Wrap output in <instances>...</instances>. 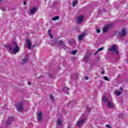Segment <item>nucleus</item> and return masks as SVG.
<instances>
[{
	"mask_svg": "<svg viewBox=\"0 0 128 128\" xmlns=\"http://www.w3.org/2000/svg\"><path fill=\"white\" fill-rule=\"evenodd\" d=\"M13 48L10 46H7L8 48V52L10 54H16L18 52H20V47L18 46V43L16 42V41H13Z\"/></svg>",
	"mask_w": 128,
	"mask_h": 128,
	"instance_id": "nucleus-1",
	"label": "nucleus"
},
{
	"mask_svg": "<svg viewBox=\"0 0 128 128\" xmlns=\"http://www.w3.org/2000/svg\"><path fill=\"white\" fill-rule=\"evenodd\" d=\"M84 122H86V118H79V119L76 122V126H78V128L82 126V124H84Z\"/></svg>",
	"mask_w": 128,
	"mask_h": 128,
	"instance_id": "nucleus-2",
	"label": "nucleus"
},
{
	"mask_svg": "<svg viewBox=\"0 0 128 128\" xmlns=\"http://www.w3.org/2000/svg\"><path fill=\"white\" fill-rule=\"evenodd\" d=\"M109 52H114L116 54H118V50L116 49V46L114 44H112L111 48H108Z\"/></svg>",
	"mask_w": 128,
	"mask_h": 128,
	"instance_id": "nucleus-3",
	"label": "nucleus"
},
{
	"mask_svg": "<svg viewBox=\"0 0 128 128\" xmlns=\"http://www.w3.org/2000/svg\"><path fill=\"white\" fill-rule=\"evenodd\" d=\"M16 106L17 108L18 112H22V111L24 110V105L22 104V102H20L18 103Z\"/></svg>",
	"mask_w": 128,
	"mask_h": 128,
	"instance_id": "nucleus-4",
	"label": "nucleus"
},
{
	"mask_svg": "<svg viewBox=\"0 0 128 128\" xmlns=\"http://www.w3.org/2000/svg\"><path fill=\"white\" fill-rule=\"evenodd\" d=\"M28 55L26 54L24 58L21 60V64H28Z\"/></svg>",
	"mask_w": 128,
	"mask_h": 128,
	"instance_id": "nucleus-5",
	"label": "nucleus"
},
{
	"mask_svg": "<svg viewBox=\"0 0 128 128\" xmlns=\"http://www.w3.org/2000/svg\"><path fill=\"white\" fill-rule=\"evenodd\" d=\"M110 26H112V24H108L106 26H104L102 29V32L105 34L106 32H108V31L110 28Z\"/></svg>",
	"mask_w": 128,
	"mask_h": 128,
	"instance_id": "nucleus-6",
	"label": "nucleus"
},
{
	"mask_svg": "<svg viewBox=\"0 0 128 128\" xmlns=\"http://www.w3.org/2000/svg\"><path fill=\"white\" fill-rule=\"evenodd\" d=\"M120 36L122 38H124V36H126V28H124L122 30L121 33L120 34Z\"/></svg>",
	"mask_w": 128,
	"mask_h": 128,
	"instance_id": "nucleus-7",
	"label": "nucleus"
},
{
	"mask_svg": "<svg viewBox=\"0 0 128 128\" xmlns=\"http://www.w3.org/2000/svg\"><path fill=\"white\" fill-rule=\"evenodd\" d=\"M26 44H27V48H28V50H30L32 48V42H30V38H28L26 40Z\"/></svg>",
	"mask_w": 128,
	"mask_h": 128,
	"instance_id": "nucleus-8",
	"label": "nucleus"
},
{
	"mask_svg": "<svg viewBox=\"0 0 128 128\" xmlns=\"http://www.w3.org/2000/svg\"><path fill=\"white\" fill-rule=\"evenodd\" d=\"M83 21H84V16L81 15L78 17V18H77L78 24H82V22Z\"/></svg>",
	"mask_w": 128,
	"mask_h": 128,
	"instance_id": "nucleus-9",
	"label": "nucleus"
},
{
	"mask_svg": "<svg viewBox=\"0 0 128 128\" xmlns=\"http://www.w3.org/2000/svg\"><path fill=\"white\" fill-rule=\"evenodd\" d=\"M90 54H87L85 55L84 58V61L85 62H90Z\"/></svg>",
	"mask_w": 128,
	"mask_h": 128,
	"instance_id": "nucleus-10",
	"label": "nucleus"
},
{
	"mask_svg": "<svg viewBox=\"0 0 128 128\" xmlns=\"http://www.w3.org/2000/svg\"><path fill=\"white\" fill-rule=\"evenodd\" d=\"M12 122H14V118L12 117H10L8 118L7 120V126H10V124H12Z\"/></svg>",
	"mask_w": 128,
	"mask_h": 128,
	"instance_id": "nucleus-11",
	"label": "nucleus"
},
{
	"mask_svg": "<svg viewBox=\"0 0 128 128\" xmlns=\"http://www.w3.org/2000/svg\"><path fill=\"white\" fill-rule=\"evenodd\" d=\"M85 36H86V32H82L81 34L78 36V40H82Z\"/></svg>",
	"mask_w": 128,
	"mask_h": 128,
	"instance_id": "nucleus-12",
	"label": "nucleus"
},
{
	"mask_svg": "<svg viewBox=\"0 0 128 128\" xmlns=\"http://www.w3.org/2000/svg\"><path fill=\"white\" fill-rule=\"evenodd\" d=\"M42 112L40 111L38 114V122H42Z\"/></svg>",
	"mask_w": 128,
	"mask_h": 128,
	"instance_id": "nucleus-13",
	"label": "nucleus"
},
{
	"mask_svg": "<svg viewBox=\"0 0 128 128\" xmlns=\"http://www.w3.org/2000/svg\"><path fill=\"white\" fill-rule=\"evenodd\" d=\"M108 107L109 108H114V103H112V102L109 101L107 103Z\"/></svg>",
	"mask_w": 128,
	"mask_h": 128,
	"instance_id": "nucleus-14",
	"label": "nucleus"
},
{
	"mask_svg": "<svg viewBox=\"0 0 128 128\" xmlns=\"http://www.w3.org/2000/svg\"><path fill=\"white\" fill-rule=\"evenodd\" d=\"M102 100H103V102H104L105 104H108L110 102L108 98L105 96L102 97Z\"/></svg>",
	"mask_w": 128,
	"mask_h": 128,
	"instance_id": "nucleus-15",
	"label": "nucleus"
},
{
	"mask_svg": "<svg viewBox=\"0 0 128 128\" xmlns=\"http://www.w3.org/2000/svg\"><path fill=\"white\" fill-rule=\"evenodd\" d=\"M68 42H69V44H70V46H74V44L76 42V40L74 39H72L71 40H69Z\"/></svg>",
	"mask_w": 128,
	"mask_h": 128,
	"instance_id": "nucleus-16",
	"label": "nucleus"
},
{
	"mask_svg": "<svg viewBox=\"0 0 128 128\" xmlns=\"http://www.w3.org/2000/svg\"><path fill=\"white\" fill-rule=\"evenodd\" d=\"M36 10V7H34L30 10V13L34 14H35Z\"/></svg>",
	"mask_w": 128,
	"mask_h": 128,
	"instance_id": "nucleus-17",
	"label": "nucleus"
},
{
	"mask_svg": "<svg viewBox=\"0 0 128 128\" xmlns=\"http://www.w3.org/2000/svg\"><path fill=\"white\" fill-rule=\"evenodd\" d=\"M57 124L60 126H62V119H58L57 120Z\"/></svg>",
	"mask_w": 128,
	"mask_h": 128,
	"instance_id": "nucleus-18",
	"label": "nucleus"
},
{
	"mask_svg": "<svg viewBox=\"0 0 128 128\" xmlns=\"http://www.w3.org/2000/svg\"><path fill=\"white\" fill-rule=\"evenodd\" d=\"M58 46H64V42L62 40H59L58 42Z\"/></svg>",
	"mask_w": 128,
	"mask_h": 128,
	"instance_id": "nucleus-19",
	"label": "nucleus"
},
{
	"mask_svg": "<svg viewBox=\"0 0 128 128\" xmlns=\"http://www.w3.org/2000/svg\"><path fill=\"white\" fill-rule=\"evenodd\" d=\"M115 94L118 96H120L122 94V92H120L118 90H116L115 92Z\"/></svg>",
	"mask_w": 128,
	"mask_h": 128,
	"instance_id": "nucleus-20",
	"label": "nucleus"
},
{
	"mask_svg": "<svg viewBox=\"0 0 128 128\" xmlns=\"http://www.w3.org/2000/svg\"><path fill=\"white\" fill-rule=\"evenodd\" d=\"M60 20V16H56L52 18V20Z\"/></svg>",
	"mask_w": 128,
	"mask_h": 128,
	"instance_id": "nucleus-21",
	"label": "nucleus"
},
{
	"mask_svg": "<svg viewBox=\"0 0 128 128\" xmlns=\"http://www.w3.org/2000/svg\"><path fill=\"white\" fill-rule=\"evenodd\" d=\"M58 38H54L53 40H52V42H53V44H58Z\"/></svg>",
	"mask_w": 128,
	"mask_h": 128,
	"instance_id": "nucleus-22",
	"label": "nucleus"
},
{
	"mask_svg": "<svg viewBox=\"0 0 128 128\" xmlns=\"http://www.w3.org/2000/svg\"><path fill=\"white\" fill-rule=\"evenodd\" d=\"M76 4H78V0H76L75 1H73L72 2V6L74 7L76 6Z\"/></svg>",
	"mask_w": 128,
	"mask_h": 128,
	"instance_id": "nucleus-23",
	"label": "nucleus"
},
{
	"mask_svg": "<svg viewBox=\"0 0 128 128\" xmlns=\"http://www.w3.org/2000/svg\"><path fill=\"white\" fill-rule=\"evenodd\" d=\"M50 100H51L52 102H54V96H52V94L50 95Z\"/></svg>",
	"mask_w": 128,
	"mask_h": 128,
	"instance_id": "nucleus-24",
	"label": "nucleus"
},
{
	"mask_svg": "<svg viewBox=\"0 0 128 128\" xmlns=\"http://www.w3.org/2000/svg\"><path fill=\"white\" fill-rule=\"evenodd\" d=\"M70 54H72L76 55V50H72L71 51Z\"/></svg>",
	"mask_w": 128,
	"mask_h": 128,
	"instance_id": "nucleus-25",
	"label": "nucleus"
},
{
	"mask_svg": "<svg viewBox=\"0 0 128 128\" xmlns=\"http://www.w3.org/2000/svg\"><path fill=\"white\" fill-rule=\"evenodd\" d=\"M74 104V101H70V102L67 104V105L70 106V104Z\"/></svg>",
	"mask_w": 128,
	"mask_h": 128,
	"instance_id": "nucleus-26",
	"label": "nucleus"
},
{
	"mask_svg": "<svg viewBox=\"0 0 128 128\" xmlns=\"http://www.w3.org/2000/svg\"><path fill=\"white\" fill-rule=\"evenodd\" d=\"M104 80H107V82H110V79L106 76H104Z\"/></svg>",
	"mask_w": 128,
	"mask_h": 128,
	"instance_id": "nucleus-27",
	"label": "nucleus"
},
{
	"mask_svg": "<svg viewBox=\"0 0 128 128\" xmlns=\"http://www.w3.org/2000/svg\"><path fill=\"white\" fill-rule=\"evenodd\" d=\"M96 32L98 34H100V30L98 28H96Z\"/></svg>",
	"mask_w": 128,
	"mask_h": 128,
	"instance_id": "nucleus-28",
	"label": "nucleus"
},
{
	"mask_svg": "<svg viewBox=\"0 0 128 128\" xmlns=\"http://www.w3.org/2000/svg\"><path fill=\"white\" fill-rule=\"evenodd\" d=\"M104 50V48L101 47V48H99L98 50V52H100V51L102 50Z\"/></svg>",
	"mask_w": 128,
	"mask_h": 128,
	"instance_id": "nucleus-29",
	"label": "nucleus"
},
{
	"mask_svg": "<svg viewBox=\"0 0 128 128\" xmlns=\"http://www.w3.org/2000/svg\"><path fill=\"white\" fill-rule=\"evenodd\" d=\"M48 34L49 36H50V35H51V34H52V30H48Z\"/></svg>",
	"mask_w": 128,
	"mask_h": 128,
	"instance_id": "nucleus-30",
	"label": "nucleus"
},
{
	"mask_svg": "<svg viewBox=\"0 0 128 128\" xmlns=\"http://www.w3.org/2000/svg\"><path fill=\"white\" fill-rule=\"evenodd\" d=\"M48 76L50 78H52V75L51 74H48Z\"/></svg>",
	"mask_w": 128,
	"mask_h": 128,
	"instance_id": "nucleus-31",
	"label": "nucleus"
},
{
	"mask_svg": "<svg viewBox=\"0 0 128 128\" xmlns=\"http://www.w3.org/2000/svg\"><path fill=\"white\" fill-rule=\"evenodd\" d=\"M23 4L24 6H26V0L24 1Z\"/></svg>",
	"mask_w": 128,
	"mask_h": 128,
	"instance_id": "nucleus-32",
	"label": "nucleus"
},
{
	"mask_svg": "<svg viewBox=\"0 0 128 128\" xmlns=\"http://www.w3.org/2000/svg\"><path fill=\"white\" fill-rule=\"evenodd\" d=\"M88 80V77L85 76V80Z\"/></svg>",
	"mask_w": 128,
	"mask_h": 128,
	"instance_id": "nucleus-33",
	"label": "nucleus"
},
{
	"mask_svg": "<svg viewBox=\"0 0 128 128\" xmlns=\"http://www.w3.org/2000/svg\"><path fill=\"white\" fill-rule=\"evenodd\" d=\"M106 128H111L110 126L108 124H106Z\"/></svg>",
	"mask_w": 128,
	"mask_h": 128,
	"instance_id": "nucleus-34",
	"label": "nucleus"
},
{
	"mask_svg": "<svg viewBox=\"0 0 128 128\" xmlns=\"http://www.w3.org/2000/svg\"><path fill=\"white\" fill-rule=\"evenodd\" d=\"M65 90H70V88H68V87H66V88H64Z\"/></svg>",
	"mask_w": 128,
	"mask_h": 128,
	"instance_id": "nucleus-35",
	"label": "nucleus"
},
{
	"mask_svg": "<svg viewBox=\"0 0 128 128\" xmlns=\"http://www.w3.org/2000/svg\"><path fill=\"white\" fill-rule=\"evenodd\" d=\"M120 90H122V92H124V89L122 88V87H120Z\"/></svg>",
	"mask_w": 128,
	"mask_h": 128,
	"instance_id": "nucleus-36",
	"label": "nucleus"
},
{
	"mask_svg": "<svg viewBox=\"0 0 128 128\" xmlns=\"http://www.w3.org/2000/svg\"><path fill=\"white\" fill-rule=\"evenodd\" d=\"M98 50L96 52H95L94 54L95 55V56H96V54H98Z\"/></svg>",
	"mask_w": 128,
	"mask_h": 128,
	"instance_id": "nucleus-37",
	"label": "nucleus"
},
{
	"mask_svg": "<svg viewBox=\"0 0 128 128\" xmlns=\"http://www.w3.org/2000/svg\"><path fill=\"white\" fill-rule=\"evenodd\" d=\"M28 84L29 86H30L32 84V83H30V82H28Z\"/></svg>",
	"mask_w": 128,
	"mask_h": 128,
	"instance_id": "nucleus-38",
	"label": "nucleus"
},
{
	"mask_svg": "<svg viewBox=\"0 0 128 128\" xmlns=\"http://www.w3.org/2000/svg\"><path fill=\"white\" fill-rule=\"evenodd\" d=\"M50 38H52V35L51 34V35H50Z\"/></svg>",
	"mask_w": 128,
	"mask_h": 128,
	"instance_id": "nucleus-39",
	"label": "nucleus"
},
{
	"mask_svg": "<svg viewBox=\"0 0 128 128\" xmlns=\"http://www.w3.org/2000/svg\"><path fill=\"white\" fill-rule=\"evenodd\" d=\"M102 74H104V71H102Z\"/></svg>",
	"mask_w": 128,
	"mask_h": 128,
	"instance_id": "nucleus-40",
	"label": "nucleus"
},
{
	"mask_svg": "<svg viewBox=\"0 0 128 128\" xmlns=\"http://www.w3.org/2000/svg\"><path fill=\"white\" fill-rule=\"evenodd\" d=\"M88 112H90V109H88Z\"/></svg>",
	"mask_w": 128,
	"mask_h": 128,
	"instance_id": "nucleus-41",
	"label": "nucleus"
},
{
	"mask_svg": "<svg viewBox=\"0 0 128 128\" xmlns=\"http://www.w3.org/2000/svg\"><path fill=\"white\" fill-rule=\"evenodd\" d=\"M34 46H36V44H34Z\"/></svg>",
	"mask_w": 128,
	"mask_h": 128,
	"instance_id": "nucleus-42",
	"label": "nucleus"
}]
</instances>
